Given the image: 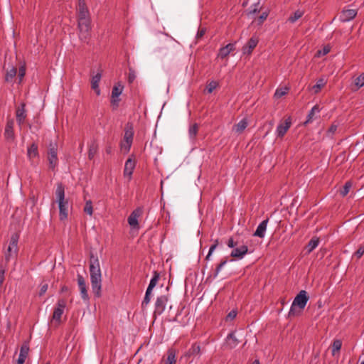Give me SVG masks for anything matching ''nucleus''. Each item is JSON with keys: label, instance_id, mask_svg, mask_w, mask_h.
<instances>
[{"label": "nucleus", "instance_id": "obj_19", "mask_svg": "<svg viewBox=\"0 0 364 364\" xmlns=\"http://www.w3.org/2000/svg\"><path fill=\"white\" fill-rule=\"evenodd\" d=\"M268 222H269L268 218L262 221L257 226L256 231L254 232L253 235L256 236V237H259L260 238H263L265 235Z\"/></svg>", "mask_w": 364, "mask_h": 364}, {"label": "nucleus", "instance_id": "obj_40", "mask_svg": "<svg viewBox=\"0 0 364 364\" xmlns=\"http://www.w3.org/2000/svg\"><path fill=\"white\" fill-rule=\"evenodd\" d=\"M29 351V346L27 343H23L20 349L19 356L27 358Z\"/></svg>", "mask_w": 364, "mask_h": 364}, {"label": "nucleus", "instance_id": "obj_50", "mask_svg": "<svg viewBox=\"0 0 364 364\" xmlns=\"http://www.w3.org/2000/svg\"><path fill=\"white\" fill-rule=\"evenodd\" d=\"M237 316V311L232 310L226 316V321H232Z\"/></svg>", "mask_w": 364, "mask_h": 364}, {"label": "nucleus", "instance_id": "obj_5", "mask_svg": "<svg viewBox=\"0 0 364 364\" xmlns=\"http://www.w3.org/2000/svg\"><path fill=\"white\" fill-rule=\"evenodd\" d=\"M134 137V128L131 123H127L124 127V140L121 143V148L129 152L132 144Z\"/></svg>", "mask_w": 364, "mask_h": 364}, {"label": "nucleus", "instance_id": "obj_38", "mask_svg": "<svg viewBox=\"0 0 364 364\" xmlns=\"http://www.w3.org/2000/svg\"><path fill=\"white\" fill-rule=\"evenodd\" d=\"M342 346V342L340 340H335L332 345V354L334 355L336 352H338Z\"/></svg>", "mask_w": 364, "mask_h": 364}, {"label": "nucleus", "instance_id": "obj_14", "mask_svg": "<svg viewBox=\"0 0 364 364\" xmlns=\"http://www.w3.org/2000/svg\"><path fill=\"white\" fill-rule=\"evenodd\" d=\"M357 15L355 9H346L341 11L339 19L342 22H347L353 19Z\"/></svg>", "mask_w": 364, "mask_h": 364}, {"label": "nucleus", "instance_id": "obj_27", "mask_svg": "<svg viewBox=\"0 0 364 364\" xmlns=\"http://www.w3.org/2000/svg\"><path fill=\"white\" fill-rule=\"evenodd\" d=\"M227 343L230 348H234L239 344L240 341L235 337V333L232 332L227 337Z\"/></svg>", "mask_w": 364, "mask_h": 364}, {"label": "nucleus", "instance_id": "obj_60", "mask_svg": "<svg viewBox=\"0 0 364 364\" xmlns=\"http://www.w3.org/2000/svg\"><path fill=\"white\" fill-rule=\"evenodd\" d=\"M68 290H69V289H68V287H66V286H63V287H61L60 291H61V292H66V291H68Z\"/></svg>", "mask_w": 364, "mask_h": 364}, {"label": "nucleus", "instance_id": "obj_13", "mask_svg": "<svg viewBox=\"0 0 364 364\" xmlns=\"http://www.w3.org/2000/svg\"><path fill=\"white\" fill-rule=\"evenodd\" d=\"M291 124V119L289 117L284 122H281L277 127V136L282 138L289 130Z\"/></svg>", "mask_w": 364, "mask_h": 364}, {"label": "nucleus", "instance_id": "obj_55", "mask_svg": "<svg viewBox=\"0 0 364 364\" xmlns=\"http://www.w3.org/2000/svg\"><path fill=\"white\" fill-rule=\"evenodd\" d=\"M136 75L134 71L130 70L128 76V81L129 83H132L135 80Z\"/></svg>", "mask_w": 364, "mask_h": 364}, {"label": "nucleus", "instance_id": "obj_12", "mask_svg": "<svg viewBox=\"0 0 364 364\" xmlns=\"http://www.w3.org/2000/svg\"><path fill=\"white\" fill-rule=\"evenodd\" d=\"M77 284L80 291V295L84 301H88L89 296L87 291L86 283L84 277L81 274H77Z\"/></svg>", "mask_w": 364, "mask_h": 364}, {"label": "nucleus", "instance_id": "obj_25", "mask_svg": "<svg viewBox=\"0 0 364 364\" xmlns=\"http://www.w3.org/2000/svg\"><path fill=\"white\" fill-rule=\"evenodd\" d=\"M19 240V234L18 232H14L11 235L10 242L9 247L14 249V254L15 256H16L18 253V242Z\"/></svg>", "mask_w": 364, "mask_h": 364}, {"label": "nucleus", "instance_id": "obj_18", "mask_svg": "<svg viewBox=\"0 0 364 364\" xmlns=\"http://www.w3.org/2000/svg\"><path fill=\"white\" fill-rule=\"evenodd\" d=\"M235 50V43H228L219 50L218 57L222 59L228 56V55Z\"/></svg>", "mask_w": 364, "mask_h": 364}, {"label": "nucleus", "instance_id": "obj_44", "mask_svg": "<svg viewBox=\"0 0 364 364\" xmlns=\"http://www.w3.org/2000/svg\"><path fill=\"white\" fill-rule=\"evenodd\" d=\"M287 92H288L287 87L277 89L275 91V93H274V97L277 98V99L280 98V97L284 96L285 95H287Z\"/></svg>", "mask_w": 364, "mask_h": 364}, {"label": "nucleus", "instance_id": "obj_35", "mask_svg": "<svg viewBox=\"0 0 364 364\" xmlns=\"http://www.w3.org/2000/svg\"><path fill=\"white\" fill-rule=\"evenodd\" d=\"M352 186V183L350 181H347L343 188L340 190V194L343 197L346 196L350 191V189Z\"/></svg>", "mask_w": 364, "mask_h": 364}, {"label": "nucleus", "instance_id": "obj_59", "mask_svg": "<svg viewBox=\"0 0 364 364\" xmlns=\"http://www.w3.org/2000/svg\"><path fill=\"white\" fill-rule=\"evenodd\" d=\"M26 358L23 357L18 356V358L17 360V364H23L25 363Z\"/></svg>", "mask_w": 364, "mask_h": 364}, {"label": "nucleus", "instance_id": "obj_4", "mask_svg": "<svg viewBox=\"0 0 364 364\" xmlns=\"http://www.w3.org/2000/svg\"><path fill=\"white\" fill-rule=\"evenodd\" d=\"M79 37L81 41H86L90 36V16L78 18Z\"/></svg>", "mask_w": 364, "mask_h": 364}, {"label": "nucleus", "instance_id": "obj_41", "mask_svg": "<svg viewBox=\"0 0 364 364\" xmlns=\"http://www.w3.org/2000/svg\"><path fill=\"white\" fill-rule=\"evenodd\" d=\"M123 90V87L119 86H114L112 90V98L119 97V96L122 94Z\"/></svg>", "mask_w": 364, "mask_h": 364}, {"label": "nucleus", "instance_id": "obj_61", "mask_svg": "<svg viewBox=\"0 0 364 364\" xmlns=\"http://www.w3.org/2000/svg\"><path fill=\"white\" fill-rule=\"evenodd\" d=\"M251 364H259V360H255Z\"/></svg>", "mask_w": 364, "mask_h": 364}, {"label": "nucleus", "instance_id": "obj_42", "mask_svg": "<svg viewBox=\"0 0 364 364\" xmlns=\"http://www.w3.org/2000/svg\"><path fill=\"white\" fill-rule=\"evenodd\" d=\"M303 15V12L300 11H296L292 15L289 17V21L291 23L296 22L298 19H299Z\"/></svg>", "mask_w": 364, "mask_h": 364}, {"label": "nucleus", "instance_id": "obj_9", "mask_svg": "<svg viewBox=\"0 0 364 364\" xmlns=\"http://www.w3.org/2000/svg\"><path fill=\"white\" fill-rule=\"evenodd\" d=\"M168 301V297L166 295H161L157 297L154 311V316L156 315H161L164 311Z\"/></svg>", "mask_w": 364, "mask_h": 364}, {"label": "nucleus", "instance_id": "obj_8", "mask_svg": "<svg viewBox=\"0 0 364 364\" xmlns=\"http://www.w3.org/2000/svg\"><path fill=\"white\" fill-rule=\"evenodd\" d=\"M143 208L141 207H138L135 210H134L128 217V223L132 228H139L138 218L143 215Z\"/></svg>", "mask_w": 364, "mask_h": 364}, {"label": "nucleus", "instance_id": "obj_43", "mask_svg": "<svg viewBox=\"0 0 364 364\" xmlns=\"http://www.w3.org/2000/svg\"><path fill=\"white\" fill-rule=\"evenodd\" d=\"M228 262V259L224 258L218 264V266L215 268V272H214V277H216L219 272H220L221 269Z\"/></svg>", "mask_w": 364, "mask_h": 364}, {"label": "nucleus", "instance_id": "obj_28", "mask_svg": "<svg viewBox=\"0 0 364 364\" xmlns=\"http://www.w3.org/2000/svg\"><path fill=\"white\" fill-rule=\"evenodd\" d=\"M319 244V238L317 237H313L306 245L307 253H311Z\"/></svg>", "mask_w": 364, "mask_h": 364}, {"label": "nucleus", "instance_id": "obj_6", "mask_svg": "<svg viewBox=\"0 0 364 364\" xmlns=\"http://www.w3.org/2000/svg\"><path fill=\"white\" fill-rule=\"evenodd\" d=\"M58 145L55 142H50L49 144L48 150V160L49 164V168L54 170L58 164V159L57 156Z\"/></svg>", "mask_w": 364, "mask_h": 364}, {"label": "nucleus", "instance_id": "obj_39", "mask_svg": "<svg viewBox=\"0 0 364 364\" xmlns=\"http://www.w3.org/2000/svg\"><path fill=\"white\" fill-rule=\"evenodd\" d=\"M84 212L89 215H92L93 213L92 203L90 200H87L84 207Z\"/></svg>", "mask_w": 364, "mask_h": 364}, {"label": "nucleus", "instance_id": "obj_1", "mask_svg": "<svg viewBox=\"0 0 364 364\" xmlns=\"http://www.w3.org/2000/svg\"><path fill=\"white\" fill-rule=\"evenodd\" d=\"M90 273L92 292L97 297L101 296L102 274L98 257L90 255Z\"/></svg>", "mask_w": 364, "mask_h": 364}, {"label": "nucleus", "instance_id": "obj_21", "mask_svg": "<svg viewBox=\"0 0 364 364\" xmlns=\"http://www.w3.org/2000/svg\"><path fill=\"white\" fill-rule=\"evenodd\" d=\"M200 353V346L198 343H194L192 344L191 348L187 350V352L185 354V356L188 358H194L196 356H199Z\"/></svg>", "mask_w": 364, "mask_h": 364}, {"label": "nucleus", "instance_id": "obj_45", "mask_svg": "<svg viewBox=\"0 0 364 364\" xmlns=\"http://www.w3.org/2000/svg\"><path fill=\"white\" fill-rule=\"evenodd\" d=\"M218 240H215L214 241V243L210 246V249H209V252L207 255V256L205 257V260H208L212 255V253L213 252V251L216 249V247H218Z\"/></svg>", "mask_w": 364, "mask_h": 364}, {"label": "nucleus", "instance_id": "obj_33", "mask_svg": "<svg viewBox=\"0 0 364 364\" xmlns=\"http://www.w3.org/2000/svg\"><path fill=\"white\" fill-rule=\"evenodd\" d=\"M98 150V146L95 143H92L89 146V151H88V158L89 159H92L95 156V155L97 154Z\"/></svg>", "mask_w": 364, "mask_h": 364}, {"label": "nucleus", "instance_id": "obj_54", "mask_svg": "<svg viewBox=\"0 0 364 364\" xmlns=\"http://www.w3.org/2000/svg\"><path fill=\"white\" fill-rule=\"evenodd\" d=\"M119 101H120V99H119L118 97L112 98L111 104L112 106L114 107L115 109H117L119 106Z\"/></svg>", "mask_w": 364, "mask_h": 364}, {"label": "nucleus", "instance_id": "obj_22", "mask_svg": "<svg viewBox=\"0 0 364 364\" xmlns=\"http://www.w3.org/2000/svg\"><path fill=\"white\" fill-rule=\"evenodd\" d=\"M248 252V247L246 245H242L237 247L231 252L230 256L238 259H242Z\"/></svg>", "mask_w": 364, "mask_h": 364}, {"label": "nucleus", "instance_id": "obj_53", "mask_svg": "<svg viewBox=\"0 0 364 364\" xmlns=\"http://www.w3.org/2000/svg\"><path fill=\"white\" fill-rule=\"evenodd\" d=\"M268 16V14L267 12H263L258 18V24H262L263 22L267 19Z\"/></svg>", "mask_w": 364, "mask_h": 364}, {"label": "nucleus", "instance_id": "obj_48", "mask_svg": "<svg viewBox=\"0 0 364 364\" xmlns=\"http://www.w3.org/2000/svg\"><path fill=\"white\" fill-rule=\"evenodd\" d=\"M218 86V82L215 81H211L206 87L208 93H211Z\"/></svg>", "mask_w": 364, "mask_h": 364}, {"label": "nucleus", "instance_id": "obj_49", "mask_svg": "<svg viewBox=\"0 0 364 364\" xmlns=\"http://www.w3.org/2000/svg\"><path fill=\"white\" fill-rule=\"evenodd\" d=\"M14 254V249L8 247L7 251L5 253V260L6 262H9L10 261L11 257L13 256Z\"/></svg>", "mask_w": 364, "mask_h": 364}, {"label": "nucleus", "instance_id": "obj_58", "mask_svg": "<svg viewBox=\"0 0 364 364\" xmlns=\"http://www.w3.org/2000/svg\"><path fill=\"white\" fill-rule=\"evenodd\" d=\"M228 246L230 248L234 247L237 244L234 242L233 239L230 237L227 243Z\"/></svg>", "mask_w": 364, "mask_h": 364}, {"label": "nucleus", "instance_id": "obj_15", "mask_svg": "<svg viewBox=\"0 0 364 364\" xmlns=\"http://www.w3.org/2000/svg\"><path fill=\"white\" fill-rule=\"evenodd\" d=\"M258 43V39L255 37H252L246 43L245 46L242 47V53L245 55H250L255 48L257 46Z\"/></svg>", "mask_w": 364, "mask_h": 364}, {"label": "nucleus", "instance_id": "obj_56", "mask_svg": "<svg viewBox=\"0 0 364 364\" xmlns=\"http://www.w3.org/2000/svg\"><path fill=\"white\" fill-rule=\"evenodd\" d=\"M205 33V28H200L198 30L197 34H196V38L200 39L201 38L204 34Z\"/></svg>", "mask_w": 364, "mask_h": 364}, {"label": "nucleus", "instance_id": "obj_26", "mask_svg": "<svg viewBox=\"0 0 364 364\" xmlns=\"http://www.w3.org/2000/svg\"><path fill=\"white\" fill-rule=\"evenodd\" d=\"M176 350L173 348H170L167 351V358L165 361L164 364H176Z\"/></svg>", "mask_w": 364, "mask_h": 364}, {"label": "nucleus", "instance_id": "obj_32", "mask_svg": "<svg viewBox=\"0 0 364 364\" xmlns=\"http://www.w3.org/2000/svg\"><path fill=\"white\" fill-rule=\"evenodd\" d=\"M326 83V81L321 78L317 80L316 83L312 87V90H314V93H318L320 92L321 88H323Z\"/></svg>", "mask_w": 364, "mask_h": 364}, {"label": "nucleus", "instance_id": "obj_52", "mask_svg": "<svg viewBox=\"0 0 364 364\" xmlns=\"http://www.w3.org/2000/svg\"><path fill=\"white\" fill-rule=\"evenodd\" d=\"M364 255V246H360L355 252V255L360 259Z\"/></svg>", "mask_w": 364, "mask_h": 364}, {"label": "nucleus", "instance_id": "obj_2", "mask_svg": "<svg viewBox=\"0 0 364 364\" xmlns=\"http://www.w3.org/2000/svg\"><path fill=\"white\" fill-rule=\"evenodd\" d=\"M55 196L59 208V218L65 220L68 215V201L65 198V187L62 183L57 184Z\"/></svg>", "mask_w": 364, "mask_h": 364}, {"label": "nucleus", "instance_id": "obj_34", "mask_svg": "<svg viewBox=\"0 0 364 364\" xmlns=\"http://www.w3.org/2000/svg\"><path fill=\"white\" fill-rule=\"evenodd\" d=\"M198 129H199V127H198V124L197 123H194L193 124H192L189 129H188V134H189V136L191 139H195L197 134H198Z\"/></svg>", "mask_w": 364, "mask_h": 364}, {"label": "nucleus", "instance_id": "obj_3", "mask_svg": "<svg viewBox=\"0 0 364 364\" xmlns=\"http://www.w3.org/2000/svg\"><path fill=\"white\" fill-rule=\"evenodd\" d=\"M309 299V296H308L307 292L305 290L300 291L292 302L288 314L289 317L298 316L300 313V311H297L296 307H298L300 310H303L305 308Z\"/></svg>", "mask_w": 364, "mask_h": 364}, {"label": "nucleus", "instance_id": "obj_64", "mask_svg": "<svg viewBox=\"0 0 364 364\" xmlns=\"http://www.w3.org/2000/svg\"><path fill=\"white\" fill-rule=\"evenodd\" d=\"M361 364H364V360L361 363Z\"/></svg>", "mask_w": 364, "mask_h": 364}, {"label": "nucleus", "instance_id": "obj_24", "mask_svg": "<svg viewBox=\"0 0 364 364\" xmlns=\"http://www.w3.org/2000/svg\"><path fill=\"white\" fill-rule=\"evenodd\" d=\"M102 75L100 73H97L92 76L91 80V87L94 90L97 95H100V90L99 89V82L101 80Z\"/></svg>", "mask_w": 364, "mask_h": 364}, {"label": "nucleus", "instance_id": "obj_30", "mask_svg": "<svg viewBox=\"0 0 364 364\" xmlns=\"http://www.w3.org/2000/svg\"><path fill=\"white\" fill-rule=\"evenodd\" d=\"M17 73V69L12 67L9 70H7L5 75V81L7 82H11Z\"/></svg>", "mask_w": 364, "mask_h": 364}, {"label": "nucleus", "instance_id": "obj_10", "mask_svg": "<svg viewBox=\"0 0 364 364\" xmlns=\"http://www.w3.org/2000/svg\"><path fill=\"white\" fill-rule=\"evenodd\" d=\"M136 166V160L133 155H132L125 162L124 169V176L125 177H128L130 180L132 178V175Z\"/></svg>", "mask_w": 364, "mask_h": 364}, {"label": "nucleus", "instance_id": "obj_51", "mask_svg": "<svg viewBox=\"0 0 364 364\" xmlns=\"http://www.w3.org/2000/svg\"><path fill=\"white\" fill-rule=\"evenodd\" d=\"M48 287V285L46 283L41 284V289H40V291H39L40 296H43L46 292Z\"/></svg>", "mask_w": 364, "mask_h": 364}, {"label": "nucleus", "instance_id": "obj_29", "mask_svg": "<svg viewBox=\"0 0 364 364\" xmlns=\"http://www.w3.org/2000/svg\"><path fill=\"white\" fill-rule=\"evenodd\" d=\"M247 121L246 119H243L240 121L237 124L235 125V130L237 133H242L247 127Z\"/></svg>", "mask_w": 364, "mask_h": 364}, {"label": "nucleus", "instance_id": "obj_23", "mask_svg": "<svg viewBox=\"0 0 364 364\" xmlns=\"http://www.w3.org/2000/svg\"><path fill=\"white\" fill-rule=\"evenodd\" d=\"M39 156L38 145L36 143H33L28 147L27 156L28 159L32 162L35 157Z\"/></svg>", "mask_w": 364, "mask_h": 364}, {"label": "nucleus", "instance_id": "obj_37", "mask_svg": "<svg viewBox=\"0 0 364 364\" xmlns=\"http://www.w3.org/2000/svg\"><path fill=\"white\" fill-rule=\"evenodd\" d=\"M337 129L338 124L333 123L326 132V136L332 139Z\"/></svg>", "mask_w": 364, "mask_h": 364}, {"label": "nucleus", "instance_id": "obj_7", "mask_svg": "<svg viewBox=\"0 0 364 364\" xmlns=\"http://www.w3.org/2000/svg\"><path fill=\"white\" fill-rule=\"evenodd\" d=\"M66 304L67 301L65 299H58L57 306L55 307L53 313L52 320L55 321L58 323L61 322V316L64 312V309L66 307Z\"/></svg>", "mask_w": 364, "mask_h": 364}, {"label": "nucleus", "instance_id": "obj_17", "mask_svg": "<svg viewBox=\"0 0 364 364\" xmlns=\"http://www.w3.org/2000/svg\"><path fill=\"white\" fill-rule=\"evenodd\" d=\"M320 111L321 109L319 106L318 105H314L308 114L306 120L304 124L306 125L309 123H311L314 119H317L318 117Z\"/></svg>", "mask_w": 364, "mask_h": 364}, {"label": "nucleus", "instance_id": "obj_16", "mask_svg": "<svg viewBox=\"0 0 364 364\" xmlns=\"http://www.w3.org/2000/svg\"><path fill=\"white\" fill-rule=\"evenodd\" d=\"M78 5L77 8V18L90 16L89 10L87 7L85 0H77Z\"/></svg>", "mask_w": 364, "mask_h": 364}, {"label": "nucleus", "instance_id": "obj_63", "mask_svg": "<svg viewBox=\"0 0 364 364\" xmlns=\"http://www.w3.org/2000/svg\"><path fill=\"white\" fill-rule=\"evenodd\" d=\"M252 12H253V13L257 12V9H254Z\"/></svg>", "mask_w": 364, "mask_h": 364}, {"label": "nucleus", "instance_id": "obj_20", "mask_svg": "<svg viewBox=\"0 0 364 364\" xmlns=\"http://www.w3.org/2000/svg\"><path fill=\"white\" fill-rule=\"evenodd\" d=\"M14 121L13 119H8L4 131V136L7 139H13L14 138Z\"/></svg>", "mask_w": 364, "mask_h": 364}, {"label": "nucleus", "instance_id": "obj_47", "mask_svg": "<svg viewBox=\"0 0 364 364\" xmlns=\"http://www.w3.org/2000/svg\"><path fill=\"white\" fill-rule=\"evenodd\" d=\"M151 294V291H148V290L146 291L145 296H144V300L141 304L142 307H144V306H146L150 302Z\"/></svg>", "mask_w": 364, "mask_h": 364}, {"label": "nucleus", "instance_id": "obj_62", "mask_svg": "<svg viewBox=\"0 0 364 364\" xmlns=\"http://www.w3.org/2000/svg\"><path fill=\"white\" fill-rule=\"evenodd\" d=\"M107 153H109V152H110V148L107 149Z\"/></svg>", "mask_w": 364, "mask_h": 364}, {"label": "nucleus", "instance_id": "obj_36", "mask_svg": "<svg viewBox=\"0 0 364 364\" xmlns=\"http://www.w3.org/2000/svg\"><path fill=\"white\" fill-rule=\"evenodd\" d=\"M364 85V73L360 74L358 77L355 79V86L356 90L362 87Z\"/></svg>", "mask_w": 364, "mask_h": 364}, {"label": "nucleus", "instance_id": "obj_31", "mask_svg": "<svg viewBox=\"0 0 364 364\" xmlns=\"http://www.w3.org/2000/svg\"><path fill=\"white\" fill-rule=\"evenodd\" d=\"M159 279V274L155 271L154 272V276L151 278L146 290L151 291L152 289L156 287Z\"/></svg>", "mask_w": 364, "mask_h": 364}, {"label": "nucleus", "instance_id": "obj_46", "mask_svg": "<svg viewBox=\"0 0 364 364\" xmlns=\"http://www.w3.org/2000/svg\"><path fill=\"white\" fill-rule=\"evenodd\" d=\"M26 75V64L23 63L22 65L20 66L18 69V77L19 78V82H21L22 79Z\"/></svg>", "mask_w": 364, "mask_h": 364}, {"label": "nucleus", "instance_id": "obj_57", "mask_svg": "<svg viewBox=\"0 0 364 364\" xmlns=\"http://www.w3.org/2000/svg\"><path fill=\"white\" fill-rule=\"evenodd\" d=\"M330 52V48L329 47H324L323 50H318V54H322L323 55L328 54Z\"/></svg>", "mask_w": 364, "mask_h": 364}, {"label": "nucleus", "instance_id": "obj_11", "mask_svg": "<svg viewBox=\"0 0 364 364\" xmlns=\"http://www.w3.org/2000/svg\"><path fill=\"white\" fill-rule=\"evenodd\" d=\"M26 117V104L24 102H21L16 109V121L20 127L23 124Z\"/></svg>", "mask_w": 364, "mask_h": 364}]
</instances>
